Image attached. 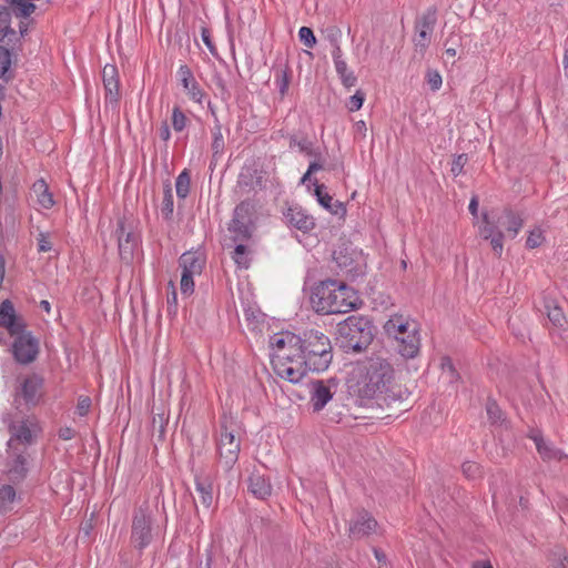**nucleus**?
<instances>
[{
  "instance_id": "1",
  "label": "nucleus",
  "mask_w": 568,
  "mask_h": 568,
  "mask_svg": "<svg viewBox=\"0 0 568 568\" xmlns=\"http://www.w3.org/2000/svg\"><path fill=\"white\" fill-rule=\"evenodd\" d=\"M395 383V371L393 365L385 358H371L364 365L353 393L361 400H369L383 397L385 400L395 399L393 389Z\"/></svg>"
},
{
  "instance_id": "2",
  "label": "nucleus",
  "mask_w": 568,
  "mask_h": 568,
  "mask_svg": "<svg viewBox=\"0 0 568 568\" xmlns=\"http://www.w3.org/2000/svg\"><path fill=\"white\" fill-rule=\"evenodd\" d=\"M311 304L318 314H344L356 310L361 300L353 287L329 278L313 287Z\"/></svg>"
},
{
  "instance_id": "3",
  "label": "nucleus",
  "mask_w": 568,
  "mask_h": 568,
  "mask_svg": "<svg viewBox=\"0 0 568 568\" xmlns=\"http://www.w3.org/2000/svg\"><path fill=\"white\" fill-rule=\"evenodd\" d=\"M336 341L346 353L361 352L373 341V326L364 316H348L338 323Z\"/></svg>"
},
{
  "instance_id": "4",
  "label": "nucleus",
  "mask_w": 568,
  "mask_h": 568,
  "mask_svg": "<svg viewBox=\"0 0 568 568\" xmlns=\"http://www.w3.org/2000/svg\"><path fill=\"white\" fill-rule=\"evenodd\" d=\"M310 366V371H325L333 358L329 338L320 331L311 329L304 333L302 345L298 349Z\"/></svg>"
},
{
  "instance_id": "5",
  "label": "nucleus",
  "mask_w": 568,
  "mask_h": 568,
  "mask_svg": "<svg viewBox=\"0 0 568 568\" xmlns=\"http://www.w3.org/2000/svg\"><path fill=\"white\" fill-rule=\"evenodd\" d=\"M241 439L237 436V425L232 417L224 416L220 423L217 452L220 464L225 470H231L239 459Z\"/></svg>"
},
{
  "instance_id": "6",
  "label": "nucleus",
  "mask_w": 568,
  "mask_h": 568,
  "mask_svg": "<svg viewBox=\"0 0 568 568\" xmlns=\"http://www.w3.org/2000/svg\"><path fill=\"white\" fill-rule=\"evenodd\" d=\"M153 537V513L150 506L144 503L133 513L130 540L133 547L139 550V552H142L151 545Z\"/></svg>"
},
{
  "instance_id": "7",
  "label": "nucleus",
  "mask_w": 568,
  "mask_h": 568,
  "mask_svg": "<svg viewBox=\"0 0 568 568\" xmlns=\"http://www.w3.org/2000/svg\"><path fill=\"white\" fill-rule=\"evenodd\" d=\"M272 366L277 376L293 384L300 383L310 371L300 351L286 357L280 355L278 359H272Z\"/></svg>"
},
{
  "instance_id": "8",
  "label": "nucleus",
  "mask_w": 568,
  "mask_h": 568,
  "mask_svg": "<svg viewBox=\"0 0 568 568\" xmlns=\"http://www.w3.org/2000/svg\"><path fill=\"white\" fill-rule=\"evenodd\" d=\"M419 327L418 323L408 316H404L402 314L392 315L386 323L384 324L385 334L394 341V343L405 334H410L413 339L406 341V346L408 349L415 346L414 343L417 344V328Z\"/></svg>"
},
{
  "instance_id": "9",
  "label": "nucleus",
  "mask_w": 568,
  "mask_h": 568,
  "mask_svg": "<svg viewBox=\"0 0 568 568\" xmlns=\"http://www.w3.org/2000/svg\"><path fill=\"white\" fill-rule=\"evenodd\" d=\"M11 336L14 338L12 343V355L14 359L23 365L36 361L39 354V341L26 329Z\"/></svg>"
},
{
  "instance_id": "10",
  "label": "nucleus",
  "mask_w": 568,
  "mask_h": 568,
  "mask_svg": "<svg viewBox=\"0 0 568 568\" xmlns=\"http://www.w3.org/2000/svg\"><path fill=\"white\" fill-rule=\"evenodd\" d=\"M378 523L374 516L365 509H357L348 520V536L352 539H363L377 532Z\"/></svg>"
},
{
  "instance_id": "11",
  "label": "nucleus",
  "mask_w": 568,
  "mask_h": 568,
  "mask_svg": "<svg viewBox=\"0 0 568 568\" xmlns=\"http://www.w3.org/2000/svg\"><path fill=\"white\" fill-rule=\"evenodd\" d=\"M229 232L234 243L245 242L251 237L252 229L248 203L242 202L235 207L232 221L229 225Z\"/></svg>"
},
{
  "instance_id": "12",
  "label": "nucleus",
  "mask_w": 568,
  "mask_h": 568,
  "mask_svg": "<svg viewBox=\"0 0 568 568\" xmlns=\"http://www.w3.org/2000/svg\"><path fill=\"white\" fill-rule=\"evenodd\" d=\"M116 233L120 257L129 263L133 258L134 251L140 243V234L135 232L131 224H126L124 220L119 221Z\"/></svg>"
},
{
  "instance_id": "13",
  "label": "nucleus",
  "mask_w": 568,
  "mask_h": 568,
  "mask_svg": "<svg viewBox=\"0 0 568 568\" xmlns=\"http://www.w3.org/2000/svg\"><path fill=\"white\" fill-rule=\"evenodd\" d=\"M270 345L272 348L271 361L278 359L280 355L286 357L288 354H296L301 348L302 337L291 332H281L271 337Z\"/></svg>"
},
{
  "instance_id": "14",
  "label": "nucleus",
  "mask_w": 568,
  "mask_h": 568,
  "mask_svg": "<svg viewBox=\"0 0 568 568\" xmlns=\"http://www.w3.org/2000/svg\"><path fill=\"white\" fill-rule=\"evenodd\" d=\"M336 383L334 379L329 381H314L310 385V402L314 412H321L326 404L333 398Z\"/></svg>"
},
{
  "instance_id": "15",
  "label": "nucleus",
  "mask_w": 568,
  "mask_h": 568,
  "mask_svg": "<svg viewBox=\"0 0 568 568\" xmlns=\"http://www.w3.org/2000/svg\"><path fill=\"white\" fill-rule=\"evenodd\" d=\"M284 221L290 227L308 233L315 227V219L300 205H291L283 212Z\"/></svg>"
},
{
  "instance_id": "16",
  "label": "nucleus",
  "mask_w": 568,
  "mask_h": 568,
  "mask_svg": "<svg viewBox=\"0 0 568 568\" xmlns=\"http://www.w3.org/2000/svg\"><path fill=\"white\" fill-rule=\"evenodd\" d=\"M479 235L484 240H489L491 250L497 257H500L504 251V234L497 225L489 222L488 213H481V224L478 225Z\"/></svg>"
},
{
  "instance_id": "17",
  "label": "nucleus",
  "mask_w": 568,
  "mask_h": 568,
  "mask_svg": "<svg viewBox=\"0 0 568 568\" xmlns=\"http://www.w3.org/2000/svg\"><path fill=\"white\" fill-rule=\"evenodd\" d=\"M0 326L10 335H17L24 329V322L17 316L13 304L9 300H4L0 305Z\"/></svg>"
},
{
  "instance_id": "18",
  "label": "nucleus",
  "mask_w": 568,
  "mask_h": 568,
  "mask_svg": "<svg viewBox=\"0 0 568 568\" xmlns=\"http://www.w3.org/2000/svg\"><path fill=\"white\" fill-rule=\"evenodd\" d=\"M436 18L434 13L423 16L415 27L414 43L416 48L424 50L430 42Z\"/></svg>"
},
{
  "instance_id": "19",
  "label": "nucleus",
  "mask_w": 568,
  "mask_h": 568,
  "mask_svg": "<svg viewBox=\"0 0 568 568\" xmlns=\"http://www.w3.org/2000/svg\"><path fill=\"white\" fill-rule=\"evenodd\" d=\"M529 438L534 440L536 449L540 457L542 458V460H561L564 458H568V456L564 454L560 449L556 448L550 443L546 442L539 432H532L529 435Z\"/></svg>"
},
{
  "instance_id": "20",
  "label": "nucleus",
  "mask_w": 568,
  "mask_h": 568,
  "mask_svg": "<svg viewBox=\"0 0 568 568\" xmlns=\"http://www.w3.org/2000/svg\"><path fill=\"white\" fill-rule=\"evenodd\" d=\"M524 225V219L520 213L507 207L497 220V226L506 229L508 235L514 239L517 236Z\"/></svg>"
},
{
  "instance_id": "21",
  "label": "nucleus",
  "mask_w": 568,
  "mask_h": 568,
  "mask_svg": "<svg viewBox=\"0 0 568 568\" xmlns=\"http://www.w3.org/2000/svg\"><path fill=\"white\" fill-rule=\"evenodd\" d=\"M248 491L258 499H266L272 494L270 478L257 471H253L248 477Z\"/></svg>"
},
{
  "instance_id": "22",
  "label": "nucleus",
  "mask_w": 568,
  "mask_h": 568,
  "mask_svg": "<svg viewBox=\"0 0 568 568\" xmlns=\"http://www.w3.org/2000/svg\"><path fill=\"white\" fill-rule=\"evenodd\" d=\"M43 379L38 375L27 377L21 385V395L28 404H36L41 397Z\"/></svg>"
},
{
  "instance_id": "23",
  "label": "nucleus",
  "mask_w": 568,
  "mask_h": 568,
  "mask_svg": "<svg viewBox=\"0 0 568 568\" xmlns=\"http://www.w3.org/2000/svg\"><path fill=\"white\" fill-rule=\"evenodd\" d=\"M103 85L110 101H116L119 95L118 70L113 64H106L102 71Z\"/></svg>"
},
{
  "instance_id": "24",
  "label": "nucleus",
  "mask_w": 568,
  "mask_h": 568,
  "mask_svg": "<svg viewBox=\"0 0 568 568\" xmlns=\"http://www.w3.org/2000/svg\"><path fill=\"white\" fill-rule=\"evenodd\" d=\"M183 273L200 275L203 270L204 260L196 252H185L179 260Z\"/></svg>"
},
{
  "instance_id": "25",
  "label": "nucleus",
  "mask_w": 568,
  "mask_h": 568,
  "mask_svg": "<svg viewBox=\"0 0 568 568\" xmlns=\"http://www.w3.org/2000/svg\"><path fill=\"white\" fill-rule=\"evenodd\" d=\"M31 196L42 209H51L54 204L53 196L43 179L37 180L31 187Z\"/></svg>"
},
{
  "instance_id": "26",
  "label": "nucleus",
  "mask_w": 568,
  "mask_h": 568,
  "mask_svg": "<svg viewBox=\"0 0 568 568\" xmlns=\"http://www.w3.org/2000/svg\"><path fill=\"white\" fill-rule=\"evenodd\" d=\"M486 413L488 416L489 423L495 427H508V422L505 416V413L497 405L494 399H488L486 403Z\"/></svg>"
},
{
  "instance_id": "27",
  "label": "nucleus",
  "mask_w": 568,
  "mask_h": 568,
  "mask_svg": "<svg viewBox=\"0 0 568 568\" xmlns=\"http://www.w3.org/2000/svg\"><path fill=\"white\" fill-rule=\"evenodd\" d=\"M407 339H413L410 337V334H405L404 336L399 337L395 343H394V346L396 348V351L404 357V358H415L418 354H419V349H420V329L419 327L417 328V344H415V346L410 349H408L407 347L405 348L406 346V341Z\"/></svg>"
},
{
  "instance_id": "28",
  "label": "nucleus",
  "mask_w": 568,
  "mask_h": 568,
  "mask_svg": "<svg viewBox=\"0 0 568 568\" xmlns=\"http://www.w3.org/2000/svg\"><path fill=\"white\" fill-rule=\"evenodd\" d=\"M12 438L9 440V446L13 440H19L23 444L32 442V429L28 420H22L18 425L11 426Z\"/></svg>"
},
{
  "instance_id": "29",
  "label": "nucleus",
  "mask_w": 568,
  "mask_h": 568,
  "mask_svg": "<svg viewBox=\"0 0 568 568\" xmlns=\"http://www.w3.org/2000/svg\"><path fill=\"white\" fill-rule=\"evenodd\" d=\"M545 310L549 321L554 326L558 328H564L567 324L566 316L560 306L555 303V301H547L545 304Z\"/></svg>"
},
{
  "instance_id": "30",
  "label": "nucleus",
  "mask_w": 568,
  "mask_h": 568,
  "mask_svg": "<svg viewBox=\"0 0 568 568\" xmlns=\"http://www.w3.org/2000/svg\"><path fill=\"white\" fill-rule=\"evenodd\" d=\"M195 489L200 495L201 503L210 508L213 503V487L212 483L207 478H196Z\"/></svg>"
},
{
  "instance_id": "31",
  "label": "nucleus",
  "mask_w": 568,
  "mask_h": 568,
  "mask_svg": "<svg viewBox=\"0 0 568 568\" xmlns=\"http://www.w3.org/2000/svg\"><path fill=\"white\" fill-rule=\"evenodd\" d=\"M212 152L213 156L221 155L225 148L224 136L222 133V124L217 116H215V123L212 128Z\"/></svg>"
},
{
  "instance_id": "32",
  "label": "nucleus",
  "mask_w": 568,
  "mask_h": 568,
  "mask_svg": "<svg viewBox=\"0 0 568 568\" xmlns=\"http://www.w3.org/2000/svg\"><path fill=\"white\" fill-rule=\"evenodd\" d=\"M27 462L22 455H18L9 468V479L13 483L21 481L27 475Z\"/></svg>"
},
{
  "instance_id": "33",
  "label": "nucleus",
  "mask_w": 568,
  "mask_h": 568,
  "mask_svg": "<svg viewBox=\"0 0 568 568\" xmlns=\"http://www.w3.org/2000/svg\"><path fill=\"white\" fill-rule=\"evenodd\" d=\"M236 265L241 268H248L251 264L250 251L245 246L244 242L235 243V247L232 255Z\"/></svg>"
},
{
  "instance_id": "34",
  "label": "nucleus",
  "mask_w": 568,
  "mask_h": 568,
  "mask_svg": "<svg viewBox=\"0 0 568 568\" xmlns=\"http://www.w3.org/2000/svg\"><path fill=\"white\" fill-rule=\"evenodd\" d=\"M335 70L345 88H352L356 84L357 78L355 77L354 72L348 70L346 61H337V63L334 64Z\"/></svg>"
},
{
  "instance_id": "35",
  "label": "nucleus",
  "mask_w": 568,
  "mask_h": 568,
  "mask_svg": "<svg viewBox=\"0 0 568 568\" xmlns=\"http://www.w3.org/2000/svg\"><path fill=\"white\" fill-rule=\"evenodd\" d=\"M181 85L192 101L200 103V104L203 102V99L205 98V93L199 85L195 78H193L189 81H185Z\"/></svg>"
},
{
  "instance_id": "36",
  "label": "nucleus",
  "mask_w": 568,
  "mask_h": 568,
  "mask_svg": "<svg viewBox=\"0 0 568 568\" xmlns=\"http://www.w3.org/2000/svg\"><path fill=\"white\" fill-rule=\"evenodd\" d=\"M174 210V201H173V192L170 183L164 185L163 190V201L161 205V214L165 220H170L173 215Z\"/></svg>"
},
{
  "instance_id": "37",
  "label": "nucleus",
  "mask_w": 568,
  "mask_h": 568,
  "mask_svg": "<svg viewBox=\"0 0 568 568\" xmlns=\"http://www.w3.org/2000/svg\"><path fill=\"white\" fill-rule=\"evenodd\" d=\"M191 178L187 170H183L176 178L175 190L180 199H185L190 193Z\"/></svg>"
},
{
  "instance_id": "38",
  "label": "nucleus",
  "mask_w": 568,
  "mask_h": 568,
  "mask_svg": "<svg viewBox=\"0 0 568 568\" xmlns=\"http://www.w3.org/2000/svg\"><path fill=\"white\" fill-rule=\"evenodd\" d=\"M290 148H297L302 153L308 156H317V152L313 149V144L307 138L297 139L296 136H291Z\"/></svg>"
},
{
  "instance_id": "39",
  "label": "nucleus",
  "mask_w": 568,
  "mask_h": 568,
  "mask_svg": "<svg viewBox=\"0 0 568 568\" xmlns=\"http://www.w3.org/2000/svg\"><path fill=\"white\" fill-rule=\"evenodd\" d=\"M189 123L186 115L179 106L172 110L171 124L175 132H182Z\"/></svg>"
},
{
  "instance_id": "40",
  "label": "nucleus",
  "mask_w": 568,
  "mask_h": 568,
  "mask_svg": "<svg viewBox=\"0 0 568 568\" xmlns=\"http://www.w3.org/2000/svg\"><path fill=\"white\" fill-rule=\"evenodd\" d=\"M17 498L16 489L11 485H2L0 487V507L8 508Z\"/></svg>"
},
{
  "instance_id": "41",
  "label": "nucleus",
  "mask_w": 568,
  "mask_h": 568,
  "mask_svg": "<svg viewBox=\"0 0 568 568\" xmlns=\"http://www.w3.org/2000/svg\"><path fill=\"white\" fill-rule=\"evenodd\" d=\"M10 11L7 7H0V41L3 40L7 36L13 33V30L10 28Z\"/></svg>"
},
{
  "instance_id": "42",
  "label": "nucleus",
  "mask_w": 568,
  "mask_h": 568,
  "mask_svg": "<svg viewBox=\"0 0 568 568\" xmlns=\"http://www.w3.org/2000/svg\"><path fill=\"white\" fill-rule=\"evenodd\" d=\"M550 560L554 568H568V557L566 551L560 547H556L555 550L551 551Z\"/></svg>"
},
{
  "instance_id": "43",
  "label": "nucleus",
  "mask_w": 568,
  "mask_h": 568,
  "mask_svg": "<svg viewBox=\"0 0 568 568\" xmlns=\"http://www.w3.org/2000/svg\"><path fill=\"white\" fill-rule=\"evenodd\" d=\"M275 83H276V87L280 91V93L282 95H284L287 90H288V85H290V77H288V73L285 69H277L276 72H275Z\"/></svg>"
},
{
  "instance_id": "44",
  "label": "nucleus",
  "mask_w": 568,
  "mask_h": 568,
  "mask_svg": "<svg viewBox=\"0 0 568 568\" xmlns=\"http://www.w3.org/2000/svg\"><path fill=\"white\" fill-rule=\"evenodd\" d=\"M544 240L545 237L542 234V230L540 227H535L529 232L526 245L529 248H536L542 244Z\"/></svg>"
},
{
  "instance_id": "45",
  "label": "nucleus",
  "mask_w": 568,
  "mask_h": 568,
  "mask_svg": "<svg viewBox=\"0 0 568 568\" xmlns=\"http://www.w3.org/2000/svg\"><path fill=\"white\" fill-rule=\"evenodd\" d=\"M298 38L307 48H313L316 44L314 32L308 27H302L298 30Z\"/></svg>"
},
{
  "instance_id": "46",
  "label": "nucleus",
  "mask_w": 568,
  "mask_h": 568,
  "mask_svg": "<svg viewBox=\"0 0 568 568\" xmlns=\"http://www.w3.org/2000/svg\"><path fill=\"white\" fill-rule=\"evenodd\" d=\"M313 184L315 185V195L318 203L323 207H329V203L333 201V197L324 191V185L317 184L316 180H314Z\"/></svg>"
},
{
  "instance_id": "47",
  "label": "nucleus",
  "mask_w": 568,
  "mask_h": 568,
  "mask_svg": "<svg viewBox=\"0 0 568 568\" xmlns=\"http://www.w3.org/2000/svg\"><path fill=\"white\" fill-rule=\"evenodd\" d=\"M37 245L39 253L50 252L52 250L51 235L45 232H40L37 236Z\"/></svg>"
},
{
  "instance_id": "48",
  "label": "nucleus",
  "mask_w": 568,
  "mask_h": 568,
  "mask_svg": "<svg viewBox=\"0 0 568 568\" xmlns=\"http://www.w3.org/2000/svg\"><path fill=\"white\" fill-rule=\"evenodd\" d=\"M11 65V57L8 49L0 47V79L6 75Z\"/></svg>"
},
{
  "instance_id": "49",
  "label": "nucleus",
  "mask_w": 568,
  "mask_h": 568,
  "mask_svg": "<svg viewBox=\"0 0 568 568\" xmlns=\"http://www.w3.org/2000/svg\"><path fill=\"white\" fill-rule=\"evenodd\" d=\"M195 275L183 273L181 274V292L182 294L190 295L194 291V281L193 277Z\"/></svg>"
},
{
  "instance_id": "50",
  "label": "nucleus",
  "mask_w": 568,
  "mask_h": 568,
  "mask_svg": "<svg viewBox=\"0 0 568 568\" xmlns=\"http://www.w3.org/2000/svg\"><path fill=\"white\" fill-rule=\"evenodd\" d=\"M426 81L433 91H437L443 83L442 75L436 70H428L426 73Z\"/></svg>"
},
{
  "instance_id": "51",
  "label": "nucleus",
  "mask_w": 568,
  "mask_h": 568,
  "mask_svg": "<svg viewBox=\"0 0 568 568\" xmlns=\"http://www.w3.org/2000/svg\"><path fill=\"white\" fill-rule=\"evenodd\" d=\"M460 40L462 38L458 34H456L455 37L447 41L444 58L446 61L456 55Z\"/></svg>"
},
{
  "instance_id": "52",
  "label": "nucleus",
  "mask_w": 568,
  "mask_h": 568,
  "mask_svg": "<svg viewBox=\"0 0 568 568\" xmlns=\"http://www.w3.org/2000/svg\"><path fill=\"white\" fill-rule=\"evenodd\" d=\"M90 407H91V399L90 397L88 396H80L78 398V404H77V408H75V412L79 416L83 417V416H87L90 412Z\"/></svg>"
},
{
  "instance_id": "53",
  "label": "nucleus",
  "mask_w": 568,
  "mask_h": 568,
  "mask_svg": "<svg viewBox=\"0 0 568 568\" xmlns=\"http://www.w3.org/2000/svg\"><path fill=\"white\" fill-rule=\"evenodd\" d=\"M364 100H365V95L363 92L361 91H357L354 95H352L349 98V101H348V109L349 111H357L362 108L363 103H364Z\"/></svg>"
},
{
  "instance_id": "54",
  "label": "nucleus",
  "mask_w": 568,
  "mask_h": 568,
  "mask_svg": "<svg viewBox=\"0 0 568 568\" xmlns=\"http://www.w3.org/2000/svg\"><path fill=\"white\" fill-rule=\"evenodd\" d=\"M478 206H479L478 196L474 195L470 199V202H469V205H468V210H469V213L473 215L475 224H479V223L481 224V221H479V215H478Z\"/></svg>"
},
{
  "instance_id": "55",
  "label": "nucleus",
  "mask_w": 568,
  "mask_h": 568,
  "mask_svg": "<svg viewBox=\"0 0 568 568\" xmlns=\"http://www.w3.org/2000/svg\"><path fill=\"white\" fill-rule=\"evenodd\" d=\"M322 168H323L322 163H320L317 161L311 162L310 165H308L307 171L304 173V175L301 179V183L304 184L307 181H311L312 173L320 171Z\"/></svg>"
},
{
  "instance_id": "56",
  "label": "nucleus",
  "mask_w": 568,
  "mask_h": 568,
  "mask_svg": "<svg viewBox=\"0 0 568 568\" xmlns=\"http://www.w3.org/2000/svg\"><path fill=\"white\" fill-rule=\"evenodd\" d=\"M176 74L181 84L194 78L193 72L186 64L180 65Z\"/></svg>"
},
{
  "instance_id": "57",
  "label": "nucleus",
  "mask_w": 568,
  "mask_h": 568,
  "mask_svg": "<svg viewBox=\"0 0 568 568\" xmlns=\"http://www.w3.org/2000/svg\"><path fill=\"white\" fill-rule=\"evenodd\" d=\"M480 475V467L476 463H464V476L476 477Z\"/></svg>"
},
{
  "instance_id": "58",
  "label": "nucleus",
  "mask_w": 568,
  "mask_h": 568,
  "mask_svg": "<svg viewBox=\"0 0 568 568\" xmlns=\"http://www.w3.org/2000/svg\"><path fill=\"white\" fill-rule=\"evenodd\" d=\"M201 38H202V41L204 42V44L206 45V48L209 49V51L211 53H215V51H216L215 45L211 39V33L206 28H202Z\"/></svg>"
},
{
  "instance_id": "59",
  "label": "nucleus",
  "mask_w": 568,
  "mask_h": 568,
  "mask_svg": "<svg viewBox=\"0 0 568 568\" xmlns=\"http://www.w3.org/2000/svg\"><path fill=\"white\" fill-rule=\"evenodd\" d=\"M324 209L327 210L328 212H331L334 215H339V214L344 215L345 212H346L345 206L339 201H335V202L332 201L329 203V207H324Z\"/></svg>"
},
{
  "instance_id": "60",
  "label": "nucleus",
  "mask_w": 568,
  "mask_h": 568,
  "mask_svg": "<svg viewBox=\"0 0 568 568\" xmlns=\"http://www.w3.org/2000/svg\"><path fill=\"white\" fill-rule=\"evenodd\" d=\"M169 288L171 290V294L168 295V305H169V310H171V307H174V308L176 307L178 293H176L173 282L169 283Z\"/></svg>"
},
{
  "instance_id": "61",
  "label": "nucleus",
  "mask_w": 568,
  "mask_h": 568,
  "mask_svg": "<svg viewBox=\"0 0 568 568\" xmlns=\"http://www.w3.org/2000/svg\"><path fill=\"white\" fill-rule=\"evenodd\" d=\"M74 436H75V432H74V429H73V428H71V427L65 426V427H61V428L59 429V437H60L61 439H63V440H70V439H72Z\"/></svg>"
},
{
  "instance_id": "62",
  "label": "nucleus",
  "mask_w": 568,
  "mask_h": 568,
  "mask_svg": "<svg viewBox=\"0 0 568 568\" xmlns=\"http://www.w3.org/2000/svg\"><path fill=\"white\" fill-rule=\"evenodd\" d=\"M159 135L162 141L168 142L171 139V131L169 124L163 122L159 129Z\"/></svg>"
},
{
  "instance_id": "63",
  "label": "nucleus",
  "mask_w": 568,
  "mask_h": 568,
  "mask_svg": "<svg viewBox=\"0 0 568 568\" xmlns=\"http://www.w3.org/2000/svg\"><path fill=\"white\" fill-rule=\"evenodd\" d=\"M374 555L377 561L379 562V568H386V557L385 555L377 548H374Z\"/></svg>"
},
{
  "instance_id": "64",
  "label": "nucleus",
  "mask_w": 568,
  "mask_h": 568,
  "mask_svg": "<svg viewBox=\"0 0 568 568\" xmlns=\"http://www.w3.org/2000/svg\"><path fill=\"white\" fill-rule=\"evenodd\" d=\"M471 568H493L489 560H476L473 562Z\"/></svg>"
}]
</instances>
